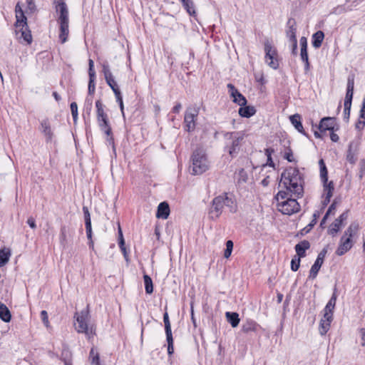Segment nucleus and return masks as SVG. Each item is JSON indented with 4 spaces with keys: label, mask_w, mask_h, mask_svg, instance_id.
I'll return each instance as SVG.
<instances>
[{
    "label": "nucleus",
    "mask_w": 365,
    "mask_h": 365,
    "mask_svg": "<svg viewBox=\"0 0 365 365\" xmlns=\"http://www.w3.org/2000/svg\"><path fill=\"white\" fill-rule=\"evenodd\" d=\"M280 184L284 187L290 197L292 195L299 197L303 193V179L298 169L289 168L285 170L281 175Z\"/></svg>",
    "instance_id": "obj_1"
},
{
    "label": "nucleus",
    "mask_w": 365,
    "mask_h": 365,
    "mask_svg": "<svg viewBox=\"0 0 365 365\" xmlns=\"http://www.w3.org/2000/svg\"><path fill=\"white\" fill-rule=\"evenodd\" d=\"M56 21L58 26V38L61 43L67 41L69 35V12L63 0H54Z\"/></svg>",
    "instance_id": "obj_2"
},
{
    "label": "nucleus",
    "mask_w": 365,
    "mask_h": 365,
    "mask_svg": "<svg viewBox=\"0 0 365 365\" xmlns=\"http://www.w3.org/2000/svg\"><path fill=\"white\" fill-rule=\"evenodd\" d=\"M224 207H227L232 213L237 211L235 200L227 193L220 195L213 199L212 207L209 212L210 217L212 220L217 219L222 214Z\"/></svg>",
    "instance_id": "obj_3"
},
{
    "label": "nucleus",
    "mask_w": 365,
    "mask_h": 365,
    "mask_svg": "<svg viewBox=\"0 0 365 365\" xmlns=\"http://www.w3.org/2000/svg\"><path fill=\"white\" fill-rule=\"evenodd\" d=\"M245 133L242 131L225 132L223 133L225 150L232 158H235L240 153Z\"/></svg>",
    "instance_id": "obj_4"
},
{
    "label": "nucleus",
    "mask_w": 365,
    "mask_h": 365,
    "mask_svg": "<svg viewBox=\"0 0 365 365\" xmlns=\"http://www.w3.org/2000/svg\"><path fill=\"white\" fill-rule=\"evenodd\" d=\"M287 191H279L275 198L277 202V209L284 215H292L299 210L300 206L297 200L289 197Z\"/></svg>",
    "instance_id": "obj_5"
},
{
    "label": "nucleus",
    "mask_w": 365,
    "mask_h": 365,
    "mask_svg": "<svg viewBox=\"0 0 365 365\" xmlns=\"http://www.w3.org/2000/svg\"><path fill=\"white\" fill-rule=\"evenodd\" d=\"M75 329L78 333L85 334L88 339H91L96 334V329L93 325H89V313L88 310H82L76 312L74 314Z\"/></svg>",
    "instance_id": "obj_6"
},
{
    "label": "nucleus",
    "mask_w": 365,
    "mask_h": 365,
    "mask_svg": "<svg viewBox=\"0 0 365 365\" xmlns=\"http://www.w3.org/2000/svg\"><path fill=\"white\" fill-rule=\"evenodd\" d=\"M358 230L359 225L356 222H352L346 230L336 250V254L338 256H342L351 249L354 245L352 237L357 233Z\"/></svg>",
    "instance_id": "obj_7"
},
{
    "label": "nucleus",
    "mask_w": 365,
    "mask_h": 365,
    "mask_svg": "<svg viewBox=\"0 0 365 365\" xmlns=\"http://www.w3.org/2000/svg\"><path fill=\"white\" fill-rule=\"evenodd\" d=\"M192 173L200 175L205 172L209 168V163L205 151L202 149H197L192 155Z\"/></svg>",
    "instance_id": "obj_8"
},
{
    "label": "nucleus",
    "mask_w": 365,
    "mask_h": 365,
    "mask_svg": "<svg viewBox=\"0 0 365 365\" xmlns=\"http://www.w3.org/2000/svg\"><path fill=\"white\" fill-rule=\"evenodd\" d=\"M264 58L267 65L274 69H277L279 66V63L277 58V50L273 47L271 42L269 41H266L264 42Z\"/></svg>",
    "instance_id": "obj_9"
},
{
    "label": "nucleus",
    "mask_w": 365,
    "mask_h": 365,
    "mask_svg": "<svg viewBox=\"0 0 365 365\" xmlns=\"http://www.w3.org/2000/svg\"><path fill=\"white\" fill-rule=\"evenodd\" d=\"M198 110L196 108H189L186 110L184 117L185 129L192 132L195 129Z\"/></svg>",
    "instance_id": "obj_10"
},
{
    "label": "nucleus",
    "mask_w": 365,
    "mask_h": 365,
    "mask_svg": "<svg viewBox=\"0 0 365 365\" xmlns=\"http://www.w3.org/2000/svg\"><path fill=\"white\" fill-rule=\"evenodd\" d=\"M163 322L165 324L166 340L168 342V354L170 356L174 352L173 338L172 334L171 325L169 320L168 314L167 312H165L163 315Z\"/></svg>",
    "instance_id": "obj_11"
},
{
    "label": "nucleus",
    "mask_w": 365,
    "mask_h": 365,
    "mask_svg": "<svg viewBox=\"0 0 365 365\" xmlns=\"http://www.w3.org/2000/svg\"><path fill=\"white\" fill-rule=\"evenodd\" d=\"M348 218V212H344L335 221L329 226L328 232L331 235H335L343 226V222Z\"/></svg>",
    "instance_id": "obj_12"
},
{
    "label": "nucleus",
    "mask_w": 365,
    "mask_h": 365,
    "mask_svg": "<svg viewBox=\"0 0 365 365\" xmlns=\"http://www.w3.org/2000/svg\"><path fill=\"white\" fill-rule=\"evenodd\" d=\"M100 129L107 135V141L109 144L113 145V138L112 135V130L109 124L108 118L101 119L98 120Z\"/></svg>",
    "instance_id": "obj_13"
},
{
    "label": "nucleus",
    "mask_w": 365,
    "mask_h": 365,
    "mask_svg": "<svg viewBox=\"0 0 365 365\" xmlns=\"http://www.w3.org/2000/svg\"><path fill=\"white\" fill-rule=\"evenodd\" d=\"M39 130L43 133L47 143L52 140L53 133L51 130L50 122L47 118L41 121Z\"/></svg>",
    "instance_id": "obj_14"
},
{
    "label": "nucleus",
    "mask_w": 365,
    "mask_h": 365,
    "mask_svg": "<svg viewBox=\"0 0 365 365\" xmlns=\"http://www.w3.org/2000/svg\"><path fill=\"white\" fill-rule=\"evenodd\" d=\"M333 316L329 314L324 313L323 318L321 319L319 323V331L321 335H325L329 331L332 322Z\"/></svg>",
    "instance_id": "obj_15"
},
{
    "label": "nucleus",
    "mask_w": 365,
    "mask_h": 365,
    "mask_svg": "<svg viewBox=\"0 0 365 365\" xmlns=\"http://www.w3.org/2000/svg\"><path fill=\"white\" fill-rule=\"evenodd\" d=\"M335 119L331 117L323 118L319 125V129L321 132L326 130L333 131L335 127Z\"/></svg>",
    "instance_id": "obj_16"
},
{
    "label": "nucleus",
    "mask_w": 365,
    "mask_h": 365,
    "mask_svg": "<svg viewBox=\"0 0 365 365\" xmlns=\"http://www.w3.org/2000/svg\"><path fill=\"white\" fill-rule=\"evenodd\" d=\"M323 200L322 204L323 205H327L330 202V198L333 195L334 191V183L332 181H330L327 185L323 186Z\"/></svg>",
    "instance_id": "obj_17"
},
{
    "label": "nucleus",
    "mask_w": 365,
    "mask_h": 365,
    "mask_svg": "<svg viewBox=\"0 0 365 365\" xmlns=\"http://www.w3.org/2000/svg\"><path fill=\"white\" fill-rule=\"evenodd\" d=\"M170 215V207L166 202H160L158 207L156 217L166 220Z\"/></svg>",
    "instance_id": "obj_18"
},
{
    "label": "nucleus",
    "mask_w": 365,
    "mask_h": 365,
    "mask_svg": "<svg viewBox=\"0 0 365 365\" xmlns=\"http://www.w3.org/2000/svg\"><path fill=\"white\" fill-rule=\"evenodd\" d=\"M310 247V244L307 240H303L299 243L295 245V251L297 252V257H305V252Z\"/></svg>",
    "instance_id": "obj_19"
},
{
    "label": "nucleus",
    "mask_w": 365,
    "mask_h": 365,
    "mask_svg": "<svg viewBox=\"0 0 365 365\" xmlns=\"http://www.w3.org/2000/svg\"><path fill=\"white\" fill-rule=\"evenodd\" d=\"M258 327L259 325L256 322L252 319H247L243 323L242 326V331L245 333H249L251 331L255 332L257 331Z\"/></svg>",
    "instance_id": "obj_20"
},
{
    "label": "nucleus",
    "mask_w": 365,
    "mask_h": 365,
    "mask_svg": "<svg viewBox=\"0 0 365 365\" xmlns=\"http://www.w3.org/2000/svg\"><path fill=\"white\" fill-rule=\"evenodd\" d=\"M238 113L243 118H250L255 114L256 109L253 106L245 105L240 108Z\"/></svg>",
    "instance_id": "obj_21"
},
{
    "label": "nucleus",
    "mask_w": 365,
    "mask_h": 365,
    "mask_svg": "<svg viewBox=\"0 0 365 365\" xmlns=\"http://www.w3.org/2000/svg\"><path fill=\"white\" fill-rule=\"evenodd\" d=\"M319 165L320 168V178L323 183V186L327 185L328 182V172L323 159L319 160Z\"/></svg>",
    "instance_id": "obj_22"
},
{
    "label": "nucleus",
    "mask_w": 365,
    "mask_h": 365,
    "mask_svg": "<svg viewBox=\"0 0 365 365\" xmlns=\"http://www.w3.org/2000/svg\"><path fill=\"white\" fill-rule=\"evenodd\" d=\"M0 319L4 322H9L11 314L8 307L2 302H0Z\"/></svg>",
    "instance_id": "obj_23"
},
{
    "label": "nucleus",
    "mask_w": 365,
    "mask_h": 365,
    "mask_svg": "<svg viewBox=\"0 0 365 365\" xmlns=\"http://www.w3.org/2000/svg\"><path fill=\"white\" fill-rule=\"evenodd\" d=\"M292 124L301 133L305 135L302 124L301 123V117L299 114H295L289 117Z\"/></svg>",
    "instance_id": "obj_24"
},
{
    "label": "nucleus",
    "mask_w": 365,
    "mask_h": 365,
    "mask_svg": "<svg viewBox=\"0 0 365 365\" xmlns=\"http://www.w3.org/2000/svg\"><path fill=\"white\" fill-rule=\"evenodd\" d=\"M323 262H324L321 261V258L315 260L314 264L311 267L309 278L314 279L317 277L318 272L319 271Z\"/></svg>",
    "instance_id": "obj_25"
},
{
    "label": "nucleus",
    "mask_w": 365,
    "mask_h": 365,
    "mask_svg": "<svg viewBox=\"0 0 365 365\" xmlns=\"http://www.w3.org/2000/svg\"><path fill=\"white\" fill-rule=\"evenodd\" d=\"M324 38V34L322 31H318L312 36V46L315 48H318L322 46Z\"/></svg>",
    "instance_id": "obj_26"
},
{
    "label": "nucleus",
    "mask_w": 365,
    "mask_h": 365,
    "mask_svg": "<svg viewBox=\"0 0 365 365\" xmlns=\"http://www.w3.org/2000/svg\"><path fill=\"white\" fill-rule=\"evenodd\" d=\"M11 255L10 249L4 247L0 250V267L4 266L9 261Z\"/></svg>",
    "instance_id": "obj_27"
},
{
    "label": "nucleus",
    "mask_w": 365,
    "mask_h": 365,
    "mask_svg": "<svg viewBox=\"0 0 365 365\" xmlns=\"http://www.w3.org/2000/svg\"><path fill=\"white\" fill-rule=\"evenodd\" d=\"M102 72L104 75L106 83H113L115 81L114 76L110 69V66L108 63H103L102 65Z\"/></svg>",
    "instance_id": "obj_28"
},
{
    "label": "nucleus",
    "mask_w": 365,
    "mask_h": 365,
    "mask_svg": "<svg viewBox=\"0 0 365 365\" xmlns=\"http://www.w3.org/2000/svg\"><path fill=\"white\" fill-rule=\"evenodd\" d=\"M227 322L231 324L232 327H237L240 323L239 314L236 312H227L225 314Z\"/></svg>",
    "instance_id": "obj_29"
},
{
    "label": "nucleus",
    "mask_w": 365,
    "mask_h": 365,
    "mask_svg": "<svg viewBox=\"0 0 365 365\" xmlns=\"http://www.w3.org/2000/svg\"><path fill=\"white\" fill-rule=\"evenodd\" d=\"M336 297L337 296L336 293L334 292L324 309V313H327L329 314L331 316H333V310L336 305Z\"/></svg>",
    "instance_id": "obj_30"
},
{
    "label": "nucleus",
    "mask_w": 365,
    "mask_h": 365,
    "mask_svg": "<svg viewBox=\"0 0 365 365\" xmlns=\"http://www.w3.org/2000/svg\"><path fill=\"white\" fill-rule=\"evenodd\" d=\"M19 4L16 6V27H20L23 24H26V18L24 16L23 11L20 9V11H18Z\"/></svg>",
    "instance_id": "obj_31"
},
{
    "label": "nucleus",
    "mask_w": 365,
    "mask_h": 365,
    "mask_svg": "<svg viewBox=\"0 0 365 365\" xmlns=\"http://www.w3.org/2000/svg\"><path fill=\"white\" fill-rule=\"evenodd\" d=\"M96 112H97V120L108 118V115L105 113L104 109H103V104L101 100L96 101Z\"/></svg>",
    "instance_id": "obj_32"
},
{
    "label": "nucleus",
    "mask_w": 365,
    "mask_h": 365,
    "mask_svg": "<svg viewBox=\"0 0 365 365\" xmlns=\"http://www.w3.org/2000/svg\"><path fill=\"white\" fill-rule=\"evenodd\" d=\"M183 7L190 16H195L196 12L192 0H181Z\"/></svg>",
    "instance_id": "obj_33"
},
{
    "label": "nucleus",
    "mask_w": 365,
    "mask_h": 365,
    "mask_svg": "<svg viewBox=\"0 0 365 365\" xmlns=\"http://www.w3.org/2000/svg\"><path fill=\"white\" fill-rule=\"evenodd\" d=\"M20 27L21 31V37L25 41H26L28 43H30L32 41V36L31 31L27 30V24H23Z\"/></svg>",
    "instance_id": "obj_34"
},
{
    "label": "nucleus",
    "mask_w": 365,
    "mask_h": 365,
    "mask_svg": "<svg viewBox=\"0 0 365 365\" xmlns=\"http://www.w3.org/2000/svg\"><path fill=\"white\" fill-rule=\"evenodd\" d=\"M143 280L145 284V289L147 294H152L153 292V284L152 279L147 274H144Z\"/></svg>",
    "instance_id": "obj_35"
},
{
    "label": "nucleus",
    "mask_w": 365,
    "mask_h": 365,
    "mask_svg": "<svg viewBox=\"0 0 365 365\" xmlns=\"http://www.w3.org/2000/svg\"><path fill=\"white\" fill-rule=\"evenodd\" d=\"M287 37L289 38V42L297 41L296 38V28L294 25H290L286 31Z\"/></svg>",
    "instance_id": "obj_36"
},
{
    "label": "nucleus",
    "mask_w": 365,
    "mask_h": 365,
    "mask_svg": "<svg viewBox=\"0 0 365 365\" xmlns=\"http://www.w3.org/2000/svg\"><path fill=\"white\" fill-rule=\"evenodd\" d=\"M65 365H71V353L68 349H63L61 353Z\"/></svg>",
    "instance_id": "obj_37"
},
{
    "label": "nucleus",
    "mask_w": 365,
    "mask_h": 365,
    "mask_svg": "<svg viewBox=\"0 0 365 365\" xmlns=\"http://www.w3.org/2000/svg\"><path fill=\"white\" fill-rule=\"evenodd\" d=\"M346 160L351 164H354L356 161V156L355 152L352 150V144L349 145V150L346 154Z\"/></svg>",
    "instance_id": "obj_38"
},
{
    "label": "nucleus",
    "mask_w": 365,
    "mask_h": 365,
    "mask_svg": "<svg viewBox=\"0 0 365 365\" xmlns=\"http://www.w3.org/2000/svg\"><path fill=\"white\" fill-rule=\"evenodd\" d=\"M233 101L240 106H245L247 103L246 98L241 93L235 96L233 98Z\"/></svg>",
    "instance_id": "obj_39"
},
{
    "label": "nucleus",
    "mask_w": 365,
    "mask_h": 365,
    "mask_svg": "<svg viewBox=\"0 0 365 365\" xmlns=\"http://www.w3.org/2000/svg\"><path fill=\"white\" fill-rule=\"evenodd\" d=\"M96 76L91 77L89 76V82H88V94L93 95L95 92L96 84H95Z\"/></svg>",
    "instance_id": "obj_40"
},
{
    "label": "nucleus",
    "mask_w": 365,
    "mask_h": 365,
    "mask_svg": "<svg viewBox=\"0 0 365 365\" xmlns=\"http://www.w3.org/2000/svg\"><path fill=\"white\" fill-rule=\"evenodd\" d=\"M232 249H233V242L232 240H228L226 242V250H225V252H224V257L225 258H229L230 256L231 255V253L232 252Z\"/></svg>",
    "instance_id": "obj_41"
},
{
    "label": "nucleus",
    "mask_w": 365,
    "mask_h": 365,
    "mask_svg": "<svg viewBox=\"0 0 365 365\" xmlns=\"http://www.w3.org/2000/svg\"><path fill=\"white\" fill-rule=\"evenodd\" d=\"M353 93H354L353 91H346V96H345V99H344V107H347L348 108V106H351V101H352V98H353Z\"/></svg>",
    "instance_id": "obj_42"
},
{
    "label": "nucleus",
    "mask_w": 365,
    "mask_h": 365,
    "mask_svg": "<svg viewBox=\"0 0 365 365\" xmlns=\"http://www.w3.org/2000/svg\"><path fill=\"white\" fill-rule=\"evenodd\" d=\"M90 357L91 358V364L92 365H99V356L98 353L95 352L94 349H91L90 351Z\"/></svg>",
    "instance_id": "obj_43"
},
{
    "label": "nucleus",
    "mask_w": 365,
    "mask_h": 365,
    "mask_svg": "<svg viewBox=\"0 0 365 365\" xmlns=\"http://www.w3.org/2000/svg\"><path fill=\"white\" fill-rule=\"evenodd\" d=\"M300 265V257L295 256L291 261V269L294 272L298 270Z\"/></svg>",
    "instance_id": "obj_44"
},
{
    "label": "nucleus",
    "mask_w": 365,
    "mask_h": 365,
    "mask_svg": "<svg viewBox=\"0 0 365 365\" xmlns=\"http://www.w3.org/2000/svg\"><path fill=\"white\" fill-rule=\"evenodd\" d=\"M86 235L88 239L90 240V244L93 245L92 242V227H91V221L86 222Z\"/></svg>",
    "instance_id": "obj_45"
},
{
    "label": "nucleus",
    "mask_w": 365,
    "mask_h": 365,
    "mask_svg": "<svg viewBox=\"0 0 365 365\" xmlns=\"http://www.w3.org/2000/svg\"><path fill=\"white\" fill-rule=\"evenodd\" d=\"M300 56L302 61L305 63L306 68H308L309 63L308 61L307 48H301Z\"/></svg>",
    "instance_id": "obj_46"
},
{
    "label": "nucleus",
    "mask_w": 365,
    "mask_h": 365,
    "mask_svg": "<svg viewBox=\"0 0 365 365\" xmlns=\"http://www.w3.org/2000/svg\"><path fill=\"white\" fill-rule=\"evenodd\" d=\"M71 111L74 120L78 118V106L76 103L73 102L71 103Z\"/></svg>",
    "instance_id": "obj_47"
},
{
    "label": "nucleus",
    "mask_w": 365,
    "mask_h": 365,
    "mask_svg": "<svg viewBox=\"0 0 365 365\" xmlns=\"http://www.w3.org/2000/svg\"><path fill=\"white\" fill-rule=\"evenodd\" d=\"M354 76L350 75L347 79V88L346 91H354Z\"/></svg>",
    "instance_id": "obj_48"
},
{
    "label": "nucleus",
    "mask_w": 365,
    "mask_h": 365,
    "mask_svg": "<svg viewBox=\"0 0 365 365\" xmlns=\"http://www.w3.org/2000/svg\"><path fill=\"white\" fill-rule=\"evenodd\" d=\"M41 319H42V322H43V324L46 327H49V321H48V317L47 312L45 311V310H42L41 312Z\"/></svg>",
    "instance_id": "obj_49"
},
{
    "label": "nucleus",
    "mask_w": 365,
    "mask_h": 365,
    "mask_svg": "<svg viewBox=\"0 0 365 365\" xmlns=\"http://www.w3.org/2000/svg\"><path fill=\"white\" fill-rule=\"evenodd\" d=\"M228 91L230 96L234 98L235 96L240 94V93L237 91V89L232 85V83L227 84Z\"/></svg>",
    "instance_id": "obj_50"
},
{
    "label": "nucleus",
    "mask_w": 365,
    "mask_h": 365,
    "mask_svg": "<svg viewBox=\"0 0 365 365\" xmlns=\"http://www.w3.org/2000/svg\"><path fill=\"white\" fill-rule=\"evenodd\" d=\"M119 247L123 254V256L127 262H128V255L125 247L124 240H121L119 242Z\"/></svg>",
    "instance_id": "obj_51"
},
{
    "label": "nucleus",
    "mask_w": 365,
    "mask_h": 365,
    "mask_svg": "<svg viewBox=\"0 0 365 365\" xmlns=\"http://www.w3.org/2000/svg\"><path fill=\"white\" fill-rule=\"evenodd\" d=\"M319 217V213L318 212H315L314 214H313V220H312V222L307 225V231L308 232L309 230H311L313 226L317 223V218Z\"/></svg>",
    "instance_id": "obj_52"
},
{
    "label": "nucleus",
    "mask_w": 365,
    "mask_h": 365,
    "mask_svg": "<svg viewBox=\"0 0 365 365\" xmlns=\"http://www.w3.org/2000/svg\"><path fill=\"white\" fill-rule=\"evenodd\" d=\"M88 66V75L91 76V77H93V76H96V71L94 70V62L92 59H89Z\"/></svg>",
    "instance_id": "obj_53"
},
{
    "label": "nucleus",
    "mask_w": 365,
    "mask_h": 365,
    "mask_svg": "<svg viewBox=\"0 0 365 365\" xmlns=\"http://www.w3.org/2000/svg\"><path fill=\"white\" fill-rule=\"evenodd\" d=\"M107 84L112 89V91L114 93V94L116 93L117 92L120 91V89H119L118 85L117 84L115 81H113V83L112 82L111 83H107Z\"/></svg>",
    "instance_id": "obj_54"
},
{
    "label": "nucleus",
    "mask_w": 365,
    "mask_h": 365,
    "mask_svg": "<svg viewBox=\"0 0 365 365\" xmlns=\"http://www.w3.org/2000/svg\"><path fill=\"white\" fill-rule=\"evenodd\" d=\"M93 98L92 97H87L86 100V108L88 112H90L92 109Z\"/></svg>",
    "instance_id": "obj_55"
},
{
    "label": "nucleus",
    "mask_w": 365,
    "mask_h": 365,
    "mask_svg": "<svg viewBox=\"0 0 365 365\" xmlns=\"http://www.w3.org/2000/svg\"><path fill=\"white\" fill-rule=\"evenodd\" d=\"M83 215H84L85 222H86L91 221V215H90V212H89V210H88V207H83Z\"/></svg>",
    "instance_id": "obj_56"
},
{
    "label": "nucleus",
    "mask_w": 365,
    "mask_h": 365,
    "mask_svg": "<svg viewBox=\"0 0 365 365\" xmlns=\"http://www.w3.org/2000/svg\"><path fill=\"white\" fill-rule=\"evenodd\" d=\"M284 158L287 159L289 162H293L294 160L293 154L291 150L286 152L284 153Z\"/></svg>",
    "instance_id": "obj_57"
},
{
    "label": "nucleus",
    "mask_w": 365,
    "mask_h": 365,
    "mask_svg": "<svg viewBox=\"0 0 365 365\" xmlns=\"http://www.w3.org/2000/svg\"><path fill=\"white\" fill-rule=\"evenodd\" d=\"M27 223L30 226L31 228L36 229V222H35V220L34 217H29L27 220Z\"/></svg>",
    "instance_id": "obj_58"
},
{
    "label": "nucleus",
    "mask_w": 365,
    "mask_h": 365,
    "mask_svg": "<svg viewBox=\"0 0 365 365\" xmlns=\"http://www.w3.org/2000/svg\"><path fill=\"white\" fill-rule=\"evenodd\" d=\"M351 106H348V108L347 107H344V119H346L347 120L349 118Z\"/></svg>",
    "instance_id": "obj_59"
},
{
    "label": "nucleus",
    "mask_w": 365,
    "mask_h": 365,
    "mask_svg": "<svg viewBox=\"0 0 365 365\" xmlns=\"http://www.w3.org/2000/svg\"><path fill=\"white\" fill-rule=\"evenodd\" d=\"M336 210V203L335 202H333L330 207H329L327 212V215H329L331 214H334V211Z\"/></svg>",
    "instance_id": "obj_60"
},
{
    "label": "nucleus",
    "mask_w": 365,
    "mask_h": 365,
    "mask_svg": "<svg viewBox=\"0 0 365 365\" xmlns=\"http://www.w3.org/2000/svg\"><path fill=\"white\" fill-rule=\"evenodd\" d=\"M266 152L267 154V163L269 164V166L274 167V163L272 162V160L271 158V153H270L269 149H267Z\"/></svg>",
    "instance_id": "obj_61"
},
{
    "label": "nucleus",
    "mask_w": 365,
    "mask_h": 365,
    "mask_svg": "<svg viewBox=\"0 0 365 365\" xmlns=\"http://www.w3.org/2000/svg\"><path fill=\"white\" fill-rule=\"evenodd\" d=\"M360 118L365 119V99L363 100L362 107L360 110Z\"/></svg>",
    "instance_id": "obj_62"
},
{
    "label": "nucleus",
    "mask_w": 365,
    "mask_h": 365,
    "mask_svg": "<svg viewBox=\"0 0 365 365\" xmlns=\"http://www.w3.org/2000/svg\"><path fill=\"white\" fill-rule=\"evenodd\" d=\"M300 45L301 48H307V38L305 37H302L300 38Z\"/></svg>",
    "instance_id": "obj_63"
},
{
    "label": "nucleus",
    "mask_w": 365,
    "mask_h": 365,
    "mask_svg": "<svg viewBox=\"0 0 365 365\" xmlns=\"http://www.w3.org/2000/svg\"><path fill=\"white\" fill-rule=\"evenodd\" d=\"M365 125V119L363 120H359L356 124V128L357 129H362Z\"/></svg>",
    "instance_id": "obj_64"
}]
</instances>
